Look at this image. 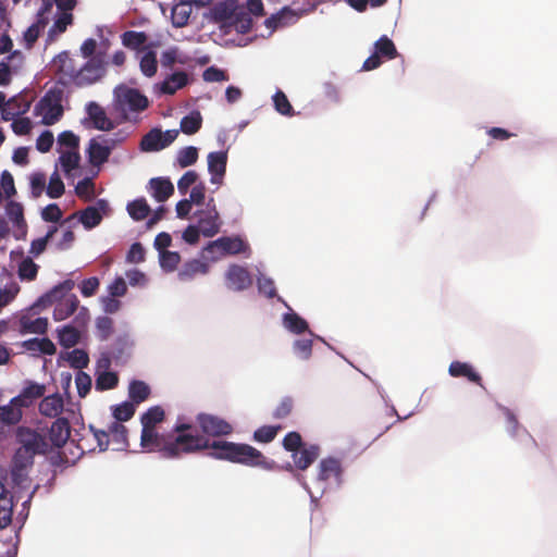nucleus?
Listing matches in <instances>:
<instances>
[{
	"instance_id": "57",
	"label": "nucleus",
	"mask_w": 557,
	"mask_h": 557,
	"mask_svg": "<svg viewBox=\"0 0 557 557\" xmlns=\"http://www.w3.org/2000/svg\"><path fill=\"white\" fill-rule=\"evenodd\" d=\"M294 408L292 397H284L273 410L272 417L276 420H283L290 416Z\"/></svg>"
},
{
	"instance_id": "51",
	"label": "nucleus",
	"mask_w": 557,
	"mask_h": 557,
	"mask_svg": "<svg viewBox=\"0 0 557 557\" xmlns=\"http://www.w3.org/2000/svg\"><path fill=\"white\" fill-rule=\"evenodd\" d=\"M58 227L51 226L47 234L44 237L34 239L30 245L29 252L35 257L39 256L46 250L48 242L52 238V236L57 233Z\"/></svg>"
},
{
	"instance_id": "62",
	"label": "nucleus",
	"mask_w": 557,
	"mask_h": 557,
	"mask_svg": "<svg viewBox=\"0 0 557 557\" xmlns=\"http://www.w3.org/2000/svg\"><path fill=\"white\" fill-rule=\"evenodd\" d=\"M257 285L259 293L265 297L274 298L276 296V288L272 278L261 275L257 280Z\"/></svg>"
},
{
	"instance_id": "35",
	"label": "nucleus",
	"mask_w": 557,
	"mask_h": 557,
	"mask_svg": "<svg viewBox=\"0 0 557 557\" xmlns=\"http://www.w3.org/2000/svg\"><path fill=\"white\" fill-rule=\"evenodd\" d=\"M128 396L134 404H140L150 396V387L144 381H132L128 388Z\"/></svg>"
},
{
	"instance_id": "25",
	"label": "nucleus",
	"mask_w": 557,
	"mask_h": 557,
	"mask_svg": "<svg viewBox=\"0 0 557 557\" xmlns=\"http://www.w3.org/2000/svg\"><path fill=\"white\" fill-rule=\"evenodd\" d=\"M448 372L454 377H467L470 382L482 386V379L473 367L467 362L453 361L449 364Z\"/></svg>"
},
{
	"instance_id": "24",
	"label": "nucleus",
	"mask_w": 557,
	"mask_h": 557,
	"mask_svg": "<svg viewBox=\"0 0 557 557\" xmlns=\"http://www.w3.org/2000/svg\"><path fill=\"white\" fill-rule=\"evenodd\" d=\"M87 112L95 128L99 131H111L114 128V123L107 116L106 111L98 103L90 102L87 107Z\"/></svg>"
},
{
	"instance_id": "48",
	"label": "nucleus",
	"mask_w": 557,
	"mask_h": 557,
	"mask_svg": "<svg viewBox=\"0 0 557 557\" xmlns=\"http://www.w3.org/2000/svg\"><path fill=\"white\" fill-rule=\"evenodd\" d=\"M66 360L72 368L82 370L88 366L89 357L88 354L83 349H73L67 352Z\"/></svg>"
},
{
	"instance_id": "30",
	"label": "nucleus",
	"mask_w": 557,
	"mask_h": 557,
	"mask_svg": "<svg viewBox=\"0 0 557 557\" xmlns=\"http://www.w3.org/2000/svg\"><path fill=\"white\" fill-rule=\"evenodd\" d=\"M297 14L289 8H283L278 13L271 15L265 21L269 28H277L296 22Z\"/></svg>"
},
{
	"instance_id": "37",
	"label": "nucleus",
	"mask_w": 557,
	"mask_h": 557,
	"mask_svg": "<svg viewBox=\"0 0 557 557\" xmlns=\"http://www.w3.org/2000/svg\"><path fill=\"white\" fill-rule=\"evenodd\" d=\"M202 124L200 112L193 111L181 120V131L186 135L196 134Z\"/></svg>"
},
{
	"instance_id": "18",
	"label": "nucleus",
	"mask_w": 557,
	"mask_h": 557,
	"mask_svg": "<svg viewBox=\"0 0 557 557\" xmlns=\"http://www.w3.org/2000/svg\"><path fill=\"white\" fill-rule=\"evenodd\" d=\"M71 435V426L65 418H58L52 422L49 429V440L54 447H62L69 441Z\"/></svg>"
},
{
	"instance_id": "27",
	"label": "nucleus",
	"mask_w": 557,
	"mask_h": 557,
	"mask_svg": "<svg viewBox=\"0 0 557 557\" xmlns=\"http://www.w3.org/2000/svg\"><path fill=\"white\" fill-rule=\"evenodd\" d=\"M63 405L62 396L55 393L42 398L39 404V412L42 416L55 418L62 412Z\"/></svg>"
},
{
	"instance_id": "49",
	"label": "nucleus",
	"mask_w": 557,
	"mask_h": 557,
	"mask_svg": "<svg viewBox=\"0 0 557 557\" xmlns=\"http://www.w3.org/2000/svg\"><path fill=\"white\" fill-rule=\"evenodd\" d=\"M160 63L164 69H172L175 63L184 64L185 61L180 57V49L171 47L162 52Z\"/></svg>"
},
{
	"instance_id": "5",
	"label": "nucleus",
	"mask_w": 557,
	"mask_h": 557,
	"mask_svg": "<svg viewBox=\"0 0 557 557\" xmlns=\"http://www.w3.org/2000/svg\"><path fill=\"white\" fill-rule=\"evenodd\" d=\"M35 113L42 116L45 125H53L63 115L60 92L48 91L35 107Z\"/></svg>"
},
{
	"instance_id": "33",
	"label": "nucleus",
	"mask_w": 557,
	"mask_h": 557,
	"mask_svg": "<svg viewBox=\"0 0 557 557\" xmlns=\"http://www.w3.org/2000/svg\"><path fill=\"white\" fill-rule=\"evenodd\" d=\"M121 40L124 47L139 50L147 42L148 36L144 32L126 30L122 34Z\"/></svg>"
},
{
	"instance_id": "53",
	"label": "nucleus",
	"mask_w": 557,
	"mask_h": 557,
	"mask_svg": "<svg viewBox=\"0 0 557 557\" xmlns=\"http://www.w3.org/2000/svg\"><path fill=\"white\" fill-rule=\"evenodd\" d=\"M73 14L71 12H62L59 14L49 30V36L52 34H62L66 30L67 26L73 24Z\"/></svg>"
},
{
	"instance_id": "17",
	"label": "nucleus",
	"mask_w": 557,
	"mask_h": 557,
	"mask_svg": "<svg viewBox=\"0 0 557 557\" xmlns=\"http://www.w3.org/2000/svg\"><path fill=\"white\" fill-rule=\"evenodd\" d=\"M320 447L315 444L305 445L292 455L295 467L298 470H307L319 457Z\"/></svg>"
},
{
	"instance_id": "63",
	"label": "nucleus",
	"mask_w": 557,
	"mask_h": 557,
	"mask_svg": "<svg viewBox=\"0 0 557 557\" xmlns=\"http://www.w3.org/2000/svg\"><path fill=\"white\" fill-rule=\"evenodd\" d=\"M58 144L69 148V150H78L79 137L71 131H64L59 134Z\"/></svg>"
},
{
	"instance_id": "13",
	"label": "nucleus",
	"mask_w": 557,
	"mask_h": 557,
	"mask_svg": "<svg viewBox=\"0 0 557 557\" xmlns=\"http://www.w3.org/2000/svg\"><path fill=\"white\" fill-rule=\"evenodd\" d=\"M226 282L228 288L242 292L252 284V278L248 270L238 264H232L226 272Z\"/></svg>"
},
{
	"instance_id": "61",
	"label": "nucleus",
	"mask_w": 557,
	"mask_h": 557,
	"mask_svg": "<svg viewBox=\"0 0 557 557\" xmlns=\"http://www.w3.org/2000/svg\"><path fill=\"white\" fill-rule=\"evenodd\" d=\"M95 184L91 178L85 177L75 186V193L79 198L90 200L94 197Z\"/></svg>"
},
{
	"instance_id": "40",
	"label": "nucleus",
	"mask_w": 557,
	"mask_h": 557,
	"mask_svg": "<svg viewBox=\"0 0 557 557\" xmlns=\"http://www.w3.org/2000/svg\"><path fill=\"white\" fill-rule=\"evenodd\" d=\"M283 321L284 326L295 334H301L309 327L307 321L299 317L297 313L284 314Z\"/></svg>"
},
{
	"instance_id": "50",
	"label": "nucleus",
	"mask_w": 557,
	"mask_h": 557,
	"mask_svg": "<svg viewBox=\"0 0 557 557\" xmlns=\"http://www.w3.org/2000/svg\"><path fill=\"white\" fill-rule=\"evenodd\" d=\"M306 444L302 443V437L298 432H288L283 441L282 446L286 451L292 453V455L304 447Z\"/></svg>"
},
{
	"instance_id": "15",
	"label": "nucleus",
	"mask_w": 557,
	"mask_h": 557,
	"mask_svg": "<svg viewBox=\"0 0 557 557\" xmlns=\"http://www.w3.org/2000/svg\"><path fill=\"white\" fill-rule=\"evenodd\" d=\"M227 153L224 151L210 152L208 154V170L211 174L212 184H222L226 172Z\"/></svg>"
},
{
	"instance_id": "44",
	"label": "nucleus",
	"mask_w": 557,
	"mask_h": 557,
	"mask_svg": "<svg viewBox=\"0 0 557 557\" xmlns=\"http://www.w3.org/2000/svg\"><path fill=\"white\" fill-rule=\"evenodd\" d=\"M119 383V376L115 372L102 371L97 373L96 388L107 391L114 388Z\"/></svg>"
},
{
	"instance_id": "55",
	"label": "nucleus",
	"mask_w": 557,
	"mask_h": 557,
	"mask_svg": "<svg viewBox=\"0 0 557 557\" xmlns=\"http://www.w3.org/2000/svg\"><path fill=\"white\" fill-rule=\"evenodd\" d=\"M64 194V184L59 175V173L55 171L49 180V184L47 186V195L52 198L57 199L60 198Z\"/></svg>"
},
{
	"instance_id": "38",
	"label": "nucleus",
	"mask_w": 557,
	"mask_h": 557,
	"mask_svg": "<svg viewBox=\"0 0 557 557\" xmlns=\"http://www.w3.org/2000/svg\"><path fill=\"white\" fill-rule=\"evenodd\" d=\"M282 428V425H262L253 432L252 440L257 443L269 444L274 441Z\"/></svg>"
},
{
	"instance_id": "56",
	"label": "nucleus",
	"mask_w": 557,
	"mask_h": 557,
	"mask_svg": "<svg viewBox=\"0 0 557 557\" xmlns=\"http://www.w3.org/2000/svg\"><path fill=\"white\" fill-rule=\"evenodd\" d=\"M97 335L100 341H107L113 333V320L109 317H99L96 321Z\"/></svg>"
},
{
	"instance_id": "21",
	"label": "nucleus",
	"mask_w": 557,
	"mask_h": 557,
	"mask_svg": "<svg viewBox=\"0 0 557 557\" xmlns=\"http://www.w3.org/2000/svg\"><path fill=\"white\" fill-rule=\"evenodd\" d=\"M45 392L46 386L44 384L27 382L21 394L12 398V404H22L23 407H28L35 399L42 397Z\"/></svg>"
},
{
	"instance_id": "19",
	"label": "nucleus",
	"mask_w": 557,
	"mask_h": 557,
	"mask_svg": "<svg viewBox=\"0 0 557 557\" xmlns=\"http://www.w3.org/2000/svg\"><path fill=\"white\" fill-rule=\"evenodd\" d=\"M13 508V495L7 486L0 482V530H3L11 524Z\"/></svg>"
},
{
	"instance_id": "45",
	"label": "nucleus",
	"mask_w": 557,
	"mask_h": 557,
	"mask_svg": "<svg viewBox=\"0 0 557 557\" xmlns=\"http://www.w3.org/2000/svg\"><path fill=\"white\" fill-rule=\"evenodd\" d=\"M172 23L175 27H184L187 25L190 16V8L185 3L175 4L172 8Z\"/></svg>"
},
{
	"instance_id": "42",
	"label": "nucleus",
	"mask_w": 557,
	"mask_h": 557,
	"mask_svg": "<svg viewBox=\"0 0 557 557\" xmlns=\"http://www.w3.org/2000/svg\"><path fill=\"white\" fill-rule=\"evenodd\" d=\"M139 67L147 77H152L158 70V60L154 51H147L140 59Z\"/></svg>"
},
{
	"instance_id": "60",
	"label": "nucleus",
	"mask_w": 557,
	"mask_h": 557,
	"mask_svg": "<svg viewBox=\"0 0 557 557\" xmlns=\"http://www.w3.org/2000/svg\"><path fill=\"white\" fill-rule=\"evenodd\" d=\"M109 435L120 445H127V429L117 421L109 425Z\"/></svg>"
},
{
	"instance_id": "64",
	"label": "nucleus",
	"mask_w": 557,
	"mask_h": 557,
	"mask_svg": "<svg viewBox=\"0 0 557 557\" xmlns=\"http://www.w3.org/2000/svg\"><path fill=\"white\" fill-rule=\"evenodd\" d=\"M75 384L78 395L85 397L91 388V377L87 373L79 371L76 374Z\"/></svg>"
},
{
	"instance_id": "54",
	"label": "nucleus",
	"mask_w": 557,
	"mask_h": 557,
	"mask_svg": "<svg viewBox=\"0 0 557 557\" xmlns=\"http://www.w3.org/2000/svg\"><path fill=\"white\" fill-rule=\"evenodd\" d=\"M198 159V150L196 147L188 146L180 150L177 162L181 168H187L194 164Z\"/></svg>"
},
{
	"instance_id": "29",
	"label": "nucleus",
	"mask_w": 557,
	"mask_h": 557,
	"mask_svg": "<svg viewBox=\"0 0 557 557\" xmlns=\"http://www.w3.org/2000/svg\"><path fill=\"white\" fill-rule=\"evenodd\" d=\"M162 132L159 128H152L140 140V149L146 152L159 151L164 149L162 141Z\"/></svg>"
},
{
	"instance_id": "47",
	"label": "nucleus",
	"mask_w": 557,
	"mask_h": 557,
	"mask_svg": "<svg viewBox=\"0 0 557 557\" xmlns=\"http://www.w3.org/2000/svg\"><path fill=\"white\" fill-rule=\"evenodd\" d=\"M160 265L166 272H172L176 269L181 261V256L176 251L164 250L159 252Z\"/></svg>"
},
{
	"instance_id": "10",
	"label": "nucleus",
	"mask_w": 557,
	"mask_h": 557,
	"mask_svg": "<svg viewBox=\"0 0 557 557\" xmlns=\"http://www.w3.org/2000/svg\"><path fill=\"white\" fill-rule=\"evenodd\" d=\"M206 250L210 253L219 252L221 256L250 252V248L246 242L239 237L228 236H223L209 243Z\"/></svg>"
},
{
	"instance_id": "22",
	"label": "nucleus",
	"mask_w": 557,
	"mask_h": 557,
	"mask_svg": "<svg viewBox=\"0 0 557 557\" xmlns=\"http://www.w3.org/2000/svg\"><path fill=\"white\" fill-rule=\"evenodd\" d=\"M152 197L158 202L166 201L174 194V185L166 177H154L149 181Z\"/></svg>"
},
{
	"instance_id": "23",
	"label": "nucleus",
	"mask_w": 557,
	"mask_h": 557,
	"mask_svg": "<svg viewBox=\"0 0 557 557\" xmlns=\"http://www.w3.org/2000/svg\"><path fill=\"white\" fill-rule=\"evenodd\" d=\"M5 212L14 226L21 232V235H15V238H25L27 233V224L24 219V208L20 202L9 201L5 207Z\"/></svg>"
},
{
	"instance_id": "14",
	"label": "nucleus",
	"mask_w": 557,
	"mask_h": 557,
	"mask_svg": "<svg viewBox=\"0 0 557 557\" xmlns=\"http://www.w3.org/2000/svg\"><path fill=\"white\" fill-rule=\"evenodd\" d=\"M39 309L40 308H36L35 310L30 309V312L20 318V329L23 334H46L48 330V319L34 317L38 313Z\"/></svg>"
},
{
	"instance_id": "6",
	"label": "nucleus",
	"mask_w": 557,
	"mask_h": 557,
	"mask_svg": "<svg viewBox=\"0 0 557 557\" xmlns=\"http://www.w3.org/2000/svg\"><path fill=\"white\" fill-rule=\"evenodd\" d=\"M119 141L120 140L107 138L104 136L91 138L87 148V157L89 163L94 166H100L107 162L110 158L112 149Z\"/></svg>"
},
{
	"instance_id": "28",
	"label": "nucleus",
	"mask_w": 557,
	"mask_h": 557,
	"mask_svg": "<svg viewBox=\"0 0 557 557\" xmlns=\"http://www.w3.org/2000/svg\"><path fill=\"white\" fill-rule=\"evenodd\" d=\"M208 272V265L198 260L194 259L186 262L178 272V278L182 282H187L193 280L198 274H206Z\"/></svg>"
},
{
	"instance_id": "58",
	"label": "nucleus",
	"mask_w": 557,
	"mask_h": 557,
	"mask_svg": "<svg viewBox=\"0 0 557 557\" xmlns=\"http://www.w3.org/2000/svg\"><path fill=\"white\" fill-rule=\"evenodd\" d=\"M293 350L295 355L298 356L300 359H309L312 354V339L301 338L295 341L293 344Z\"/></svg>"
},
{
	"instance_id": "20",
	"label": "nucleus",
	"mask_w": 557,
	"mask_h": 557,
	"mask_svg": "<svg viewBox=\"0 0 557 557\" xmlns=\"http://www.w3.org/2000/svg\"><path fill=\"white\" fill-rule=\"evenodd\" d=\"M140 440L144 447L157 450L165 458V448L163 445L166 446L168 444V435L158 434L154 428L143 425Z\"/></svg>"
},
{
	"instance_id": "34",
	"label": "nucleus",
	"mask_w": 557,
	"mask_h": 557,
	"mask_svg": "<svg viewBox=\"0 0 557 557\" xmlns=\"http://www.w3.org/2000/svg\"><path fill=\"white\" fill-rule=\"evenodd\" d=\"M25 347L29 351H38L44 355H54L55 354V345L48 337L42 338H32L25 342Z\"/></svg>"
},
{
	"instance_id": "3",
	"label": "nucleus",
	"mask_w": 557,
	"mask_h": 557,
	"mask_svg": "<svg viewBox=\"0 0 557 557\" xmlns=\"http://www.w3.org/2000/svg\"><path fill=\"white\" fill-rule=\"evenodd\" d=\"M16 442L20 446L14 454L13 463L14 468L18 470L32 466L36 455H42L49 450L46 438L29 428H17Z\"/></svg>"
},
{
	"instance_id": "26",
	"label": "nucleus",
	"mask_w": 557,
	"mask_h": 557,
	"mask_svg": "<svg viewBox=\"0 0 557 557\" xmlns=\"http://www.w3.org/2000/svg\"><path fill=\"white\" fill-rule=\"evenodd\" d=\"M188 84V75L183 72H174L169 75L160 85V91L164 95H174L178 89Z\"/></svg>"
},
{
	"instance_id": "7",
	"label": "nucleus",
	"mask_w": 557,
	"mask_h": 557,
	"mask_svg": "<svg viewBox=\"0 0 557 557\" xmlns=\"http://www.w3.org/2000/svg\"><path fill=\"white\" fill-rule=\"evenodd\" d=\"M106 74V62L101 54L91 57L78 69L76 86L91 85L101 79Z\"/></svg>"
},
{
	"instance_id": "32",
	"label": "nucleus",
	"mask_w": 557,
	"mask_h": 557,
	"mask_svg": "<svg viewBox=\"0 0 557 557\" xmlns=\"http://www.w3.org/2000/svg\"><path fill=\"white\" fill-rule=\"evenodd\" d=\"M58 338L61 346L74 347L81 339V332L77 327L69 324L58 331Z\"/></svg>"
},
{
	"instance_id": "36",
	"label": "nucleus",
	"mask_w": 557,
	"mask_h": 557,
	"mask_svg": "<svg viewBox=\"0 0 557 557\" xmlns=\"http://www.w3.org/2000/svg\"><path fill=\"white\" fill-rule=\"evenodd\" d=\"M126 209H127L129 216L135 221L145 220L151 211V209L145 198H138V199L131 201L127 205Z\"/></svg>"
},
{
	"instance_id": "2",
	"label": "nucleus",
	"mask_w": 557,
	"mask_h": 557,
	"mask_svg": "<svg viewBox=\"0 0 557 557\" xmlns=\"http://www.w3.org/2000/svg\"><path fill=\"white\" fill-rule=\"evenodd\" d=\"M73 287L74 282L72 280L63 281L39 297L32 306V310H35L36 308H47L57 304L53 310V319L55 321H63L67 319L78 309L79 306V300L76 295L71 294L66 296Z\"/></svg>"
},
{
	"instance_id": "59",
	"label": "nucleus",
	"mask_w": 557,
	"mask_h": 557,
	"mask_svg": "<svg viewBox=\"0 0 557 557\" xmlns=\"http://www.w3.org/2000/svg\"><path fill=\"white\" fill-rule=\"evenodd\" d=\"M275 110L283 115H292L293 107L286 95L282 90H277L273 96Z\"/></svg>"
},
{
	"instance_id": "4",
	"label": "nucleus",
	"mask_w": 557,
	"mask_h": 557,
	"mask_svg": "<svg viewBox=\"0 0 557 557\" xmlns=\"http://www.w3.org/2000/svg\"><path fill=\"white\" fill-rule=\"evenodd\" d=\"M50 70L62 85L76 84L78 69L69 51L64 50L57 54L51 61Z\"/></svg>"
},
{
	"instance_id": "9",
	"label": "nucleus",
	"mask_w": 557,
	"mask_h": 557,
	"mask_svg": "<svg viewBox=\"0 0 557 557\" xmlns=\"http://www.w3.org/2000/svg\"><path fill=\"white\" fill-rule=\"evenodd\" d=\"M196 421L202 433L208 436H226L233 432L232 424L218 416L199 413Z\"/></svg>"
},
{
	"instance_id": "41",
	"label": "nucleus",
	"mask_w": 557,
	"mask_h": 557,
	"mask_svg": "<svg viewBox=\"0 0 557 557\" xmlns=\"http://www.w3.org/2000/svg\"><path fill=\"white\" fill-rule=\"evenodd\" d=\"M59 160L64 173L70 174L78 168L81 156L78 150H65L61 152Z\"/></svg>"
},
{
	"instance_id": "11",
	"label": "nucleus",
	"mask_w": 557,
	"mask_h": 557,
	"mask_svg": "<svg viewBox=\"0 0 557 557\" xmlns=\"http://www.w3.org/2000/svg\"><path fill=\"white\" fill-rule=\"evenodd\" d=\"M196 215L198 218L197 226L203 236L212 237L220 232V215L216 211L213 198L208 201L207 209L198 211Z\"/></svg>"
},
{
	"instance_id": "46",
	"label": "nucleus",
	"mask_w": 557,
	"mask_h": 557,
	"mask_svg": "<svg viewBox=\"0 0 557 557\" xmlns=\"http://www.w3.org/2000/svg\"><path fill=\"white\" fill-rule=\"evenodd\" d=\"M375 53L391 60L396 57L397 50L394 42L387 36H382L375 42Z\"/></svg>"
},
{
	"instance_id": "39",
	"label": "nucleus",
	"mask_w": 557,
	"mask_h": 557,
	"mask_svg": "<svg viewBox=\"0 0 557 557\" xmlns=\"http://www.w3.org/2000/svg\"><path fill=\"white\" fill-rule=\"evenodd\" d=\"M38 270L39 265L27 257L20 262L17 274L22 281H34L37 277Z\"/></svg>"
},
{
	"instance_id": "12",
	"label": "nucleus",
	"mask_w": 557,
	"mask_h": 557,
	"mask_svg": "<svg viewBox=\"0 0 557 557\" xmlns=\"http://www.w3.org/2000/svg\"><path fill=\"white\" fill-rule=\"evenodd\" d=\"M110 206L104 199H99L95 206H88L81 211L79 221L86 230H91L98 226L103 215L109 214Z\"/></svg>"
},
{
	"instance_id": "43",
	"label": "nucleus",
	"mask_w": 557,
	"mask_h": 557,
	"mask_svg": "<svg viewBox=\"0 0 557 557\" xmlns=\"http://www.w3.org/2000/svg\"><path fill=\"white\" fill-rule=\"evenodd\" d=\"M165 412L160 406H153L149 408L141 416V424L148 428H154L156 425L164 420Z\"/></svg>"
},
{
	"instance_id": "52",
	"label": "nucleus",
	"mask_w": 557,
	"mask_h": 557,
	"mask_svg": "<svg viewBox=\"0 0 557 557\" xmlns=\"http://www.w3.org/2000/svg\"><path fill=\"white\" fill-rule=\"evenodd\" d=\"M135 413V406L132 401H124L113 409V417L117 422L128 421Z\"/></svg>"
},
{
	"instance_id": "16",
	"label": "nucleus",
	"mask_w": 557,
	"mask_h": 557,
	"mask_svg": "<svg viewBox=\"0 0 557 557\" xmlns=\"http://www.w3.org/2000/svg\"><path fill=\"white\" fill-rule=\"evenodd\" d=\"M342 473L343 469L341 461L336 458H324L319 463L318 480L320 481L327 482L334 480L339 483Z\"/></svg>"
},
{
	"instance_id": "31",
	"label": "nucleus",
	"mask_w": 557,
	"mask_h": 557,
	"mask_svg": "<svg viewBox=\"0 0 557 557\" xmlns=\"http://www.w3.org/2000/svg\"><path fill=\"white\" fill-rule=\"evenodd\" d=\"M22 404H12V399L8 405L0 406V420L5 424H16L21 421L23 412Z\"/></svg>"
},
{
	"instance_id": "1",
	"label": "nucleus",
	"mask_w": 557,
	"mask_h": 557,
	"mask_svg": "<svg viewBox=\"0 0 557 557\" xmlns=\"http://www.w3.org/2000/svg\"><path fill=\"white\" fill-rule=\"evenodd\" d=\"M163 447L165 448V458H180L184 454L212 449L210 456L219 460L259 468L264 471H275L278 469L275 460L268 458L262 451L249 444L228 441L210 442L200 434L168 435V444L166 446L163 445Z\"/></svg>"
},
{
	"instance_id": "8",
	"label": "nucleus",
	"mask_w": 557,
	"mask_h": 557,
	"mask_svg": "<svg viewBox=\"0 0 557 557\" xmlns=\"http://www.w3.org/2000/svg\"><path fill=\"white\" fill-rule=\"evenodd\" d=\"M115 96L123 110L127 108L133 112H141L149 107L148 98L136 88L119 87Z\"/></svg>"
}]
</instances>
